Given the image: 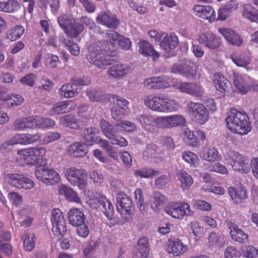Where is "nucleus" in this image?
Segmentation results:
<instances>
[{
	"label": "nucleus",
	"mask_w": 258,
	"mask_h": 258,
	"mask_svg": "<svg viewBox=\"0 0 258 258\" xmlns=\"http://www.w3.org/2000/svg\"><path fill=\"white\" fill-rule=\"evenodd\" d=\"M157 152V147L153 144H148L143 152L144 158H151L156 157Z\"/></svg>",
	"instance_id": "nucleus-62"
},
{
	"label": "nucleus",
	"mask_w": 258,
	"mask_h": 258,
	"mask_svg": "<svg viewBox=\"0 0 258 258\" xmlns=\"http://www.w3.org/2000/svg\"><path fill=\"white\" fill-rule=\"evenodd\" d=\"M188 248V245L179 239L169 240L165 245V249L174 256L182 255L187 251Z\"/></svg>",
	"instance_id": "nucleus-17"
},
{
	"label": "nucleus",
	"mask_w": 258,
	"mask_h": 258,
	"mask_svg": "<svg viewBox=\"0 0 258 258\" xmlns=\"http://www.w3.org/2000/svg\"><path fill=\"white\" fill-rule=\"evenodd\" d=\"M139 51L145 56H150L154 60L159 57V53L153 48V46L148 41L141 40L139 42Z\"/></svg>",
	"instance_id": "nucleus-35"
},
{
	"label": "nucleus",
	"mask_w": 258,
	"mask_h": 258,
	"mask_svg": "<svg viewBox=\"0 0 258 258\" xmlns=\"http://www.w3.org/2000/svg\"><path fill=\"white\" fill-rule=\"evenodd\" d=\"M136 120L142 128L151 133L155 132V128H172L183 126L186 122L185 118L181 114L154 116L148 111L140 112L136 115Z\"/></svg>",
	"instance_id": "nucleus-1"
},
{
	"label": "nucleus",
	"mask_w": 258,
	"mask_h": 258,
	"mask_svg": "<svg viewBox=\"0 0 258 258\" xmlns=\"http://www.w3.org/2000/svg\"><path fill=\"white\" fill-rule=\"evenodd\" d=\"M153 198L154 201L151 206V209L156 211L158 207L165 203L167 201V198L159 192H156L154 194Z\"/></svg>",
	"instance_id": "nucleus-57"
},
{
	"label": "nucleus",
	"mask_w": 258,
	"mask_h": 258,
	"mask_svg": "<svg viewBox=\"0 0 258 258\" xmlns=\"http://www.w3.org/2000/svg\"><path fill=\"white\" fill-rule=\"evenodd\" d=\"M113 126L119 132H133L136 130L135 123L127 120L115 124Z\"/></svg>",
	"instance_id": "nucleus-54"
},
{
	"label": "nucleus",
	"mask_w": 258,
	"mask_h": 258,
	"mask_svg": "<svg viewBox=\"0 0 258 258\" xmlns=\"http://www.w3.org/2000/svg\"><path fill=\"white\" fill-rule=\"evenodd\" d=\"M137 252L133 258H147L149 252V243L146 237L140 238L136 246Z\"/></svg>",
	"instance_id": "nucleus-34"
},
{
	"label": "nucleus",
	"mask_w": 258,
	"mask_h": 258,
	"mask_svg": "<svg viewBox=\"0 0 258 258\" xmlns=\"http://www.w3.org/2000/svg\"><path fill=\"white\" fill-rule=\"evenodd\" d=\"M36 79L37 77L35 74L29 73L23 77L20 80V82L23 85L32 87L34 86Z\"/></svg>",
	"instance_id": "nucleus-63"
},
{
	"label": "nucleus",
	"mask_w": 258,
	"mask_h": 258,
	"mask_svg": "<svg viewBox=\"0 0 258 258\" xmlns=\"http://www.w3.org/2000/svg\"><path fill=\"white\" fill-rule=\"evenodd\" d=\"M76 104L73 101H61L53 105L52 108L49 110V114L51 116L58 115L61 113H66L74 110Z\"/></svg>",
	"instance_id": "nucleus-19"
},
{
	"label": "nucleus",
	"mask_w": 258,
	"mask_h": 258,
	"mask_svg": "<svg viewBox=\"0 0 258 258\" xmlns=\"http://www.w3.org/2000/svg\"><path fill=\"white\" fill-rule=\"evenodd\" d=\"M88 203L92 208H100L108 219H112L114 212L113 206L105 196L102 195L94 196L90 199Z\"/></svg>",
	"instance_id": "nucleus-8"
},
{
	"label": "nucleus",
	"mask_w": 258,
	"mask_h": 258,
	"mask_svg": "<svg viewBox=\"0 0 258 258\" xmlns=\"http://www.w3.org/2000/svg\"><path fill=\"white\" fill-rule=\"evenodd\" d=\"M97 133V129L96 127H89L83 131L82 136L84 140L90 145L97 143L95 136Z\"/></svg>",
	"instance_id": "nucleus-51"
},
{
	"label": "nucleus",
	"mask_w": 258,
	"mask_h": 258,
	"mask_svg": "<svg viewBox=\"0 0 258 258\" xmlns=\"http://www.w3.org/2000/svg\"><path fill=\"white\" fill-rule=\"evenodd\" d=\"M172 79L167 76L146 78L143 82L144 87L149 90L166 88L171 85Z\"/></svg>",
	"instance_id": "nucleus-15"
},
{
	"label": "nucleus",
	"mask_w": 258,
	"mask_h": 258,
	"mask_svg": "<svg viewBox=\"0 0 258 258\" xmlns=\"http://www.w3.org/2000/svg\"><path fill=\"white\" fill-rule=\"evenodd\" d=\"M45 153V150L42 147L30 148L17 151L19 158L24 160L25 164L34 166L38 165L34 174L38 180L44 183L48 169L44 166L47 163L46 159L44 157Z\"/></svg>",
	"instance_id": "nucleus-2"
},
{
	"label": "nucleus",
	"mask_w": 258,
	"mask_h": 258,
	"mask_svg": "<svg viewBox=\"0 0 258 258\" xmlns=\"http://www.w3.org/2000/svg\"><path fill=\"white\" fill-rule=\"evenodd\" d=\"M171 72L188 79H191L196 76V67L193 63L189 61L185 63L174 64L171 68Z\"/></svg>",
	"instance_id": "nucleus-16"
},
{
	"label": "nucleus",
	"mask_w": 258,
	"mask_h": 258,
	"mask_svg": "<svg viewBox=\"0 0 258 258\" xmlns=\"http://www.w3.org/2000/svg\"><path fill=\"white\" fill-rule=\"evenodd\" d=\"M44 62L51 68H55L59 63V59L56 55L47 53L44 55Z\"/></svg>",
	"instance_id": "nucleus-60"
},
{
	"label": "nucleus",
	"mask_w": 258,
	"mask_h": 258,
	"mask_svg": "<svg viewBox=\"0 0 258 258\" xmlns=\"http://www.w3.org/2000/svg\"><path fill=\"white\" fill-rule=\"evenodd\" d=\"M227 164L231 166L233 170L241 174H247L250 171L249 158L234 151H229L224 155Z\"/></svg>",
	"instance_id": "nucleus-5"
},
{
	"label": "nucleus",
	"mask_w": 258,
	"mask_h": 258,
	"mask_svg": "<svg viewBox=\"0 0 258 258\" xmlns=\"http://www.w3.org/2000/svg\"><path fill=\"white\" fill-rule=\"evenodd\" d=\"M107 71V75L115 79H119L130 73V68L126 64L119 62H114Z\"/></svg>",
	"instance_id": "nucleus-20"
},
{
	"label": "nucleus",
	"mask_w": 258,
	"mask_h": 258,
	"mask_svg": "<svg viewBox=\"0 0 258 258\" xmlns=\"http://www.w3.org/2000/svg\"><path fill=\"white\" fill-rule=\"evenodd\" d=\"M100 125L103 134L111 141L112 144L120 147H125L128 145L127 141L124 138L117 136V135L119 132L113 127V125L109 124L105 120H102Z\"/></svg>",
	"instance_id": "nucleus-9"
},
{
	"label": "nucleus",
	"mask_w": 258,
	"mask_h": 258,
	"mask_svg": "<svg viewBox=\"0 0 258 258\" xmlns=\"http://www.w3.org/2000/svg\"><path fill=\"white\" fill-rule=\"evenodd\" d=\"M24 249L27 251H32L35 246L36 237L32 232H25L22 236Z\"/></svg>",
	"instance_id": "nucleus-46"
},
{
	"label": "nucleus",
	"mask_w": 258,
	"mask_h": 258,
	"mask_svg": "<svg viewBox=\"0 0 258 258\" xmlns=\"http://www.w3.org/2000/svg\"><path fill=\"white\" fill-rule=\"evenodd\" d=\"M230 58L237 67H243L247 71L251 70L252 68L251 58L246 53H233L231 54Z\"/></svg>",
	"instance_id": "nucleus-24"
},
{
	"label": "nucleus",
	"mask_w": 258,
	"mask_h": 258,
	"mask_svg": "<svg viewBox=\"0 0 258 258\" xmlns=\"http://www.w3.org/2000/svg\"><path fill=\"white\" fill-rule=\"evenodd\" d=\"M40 134H16L12 137L15 145H28L37 142L40 139Z\"/></svg>",
	"instance_id": "nucleus-29"
},
{
	"label": "nucleus",
	"mask_w": 258,
	"mask_h": 258,
	"mask_svg": "<svg viewBox=\"0 0 258 258\" xmlns=\"http://www.w3.org/2000/svg\"><path fill=\"white\" fill-rule=\"evenodd\" d=\"M34 128H50L55 124L54 120L50 118H42L38 116H34Z\"/></svg>",
	"instance_id": "nucleus-48"
},
{
	"label": "nucleus",
	"mask_w": 258,
	"mask_h": 258,
	"mask_svg": "<svg viewBox=\"0 0 258 258\" xmlns=\"http://www.w3.org/2000/svg\"><path fill=\"white\" fill-rule=\"evenodd\" d=\"M67 152L70 156L78 158L86 155L88 152V150L84 143L75 142L68 147Z\"/></svg>",
	"instance_id": "nucleus-32"
},
{
	"label": "nucleus",
	"mask_w": 258,
	"mask_h": 258,
	"mask_svg": "<svg viewBox=\"0 0 258 258\" xmlns=\"http://www.w3.org/2000/svg\"><path fill=\"white\" fill-rule=\"evenodd\" d=\"M248 80V78L246 76L237 75L234 77V85L243 94L247 93L250 89Z\"/></svg>",
	"instance_id": "nucleus-41"
},
{
	"label": "nucleus",
	"mask_w": 258,
	"mask_h": 258,
	"mask_svg": "<svg viewBox=\"0 0 258 258\" xmlns=\"http://www.w3.org/2000/svg\"><path fill=\"white\" fill-rule=\"evenodd\" d=\"M58 192L60 195L64 196L70 202L76 203H81V199L77 194L72 188L65 184H61L58 187Z\"/></svg>",
	"instance_id": "nucleus-36"
},
{
	"label": "nucleus",
	"mask_w": 258,
	"mask_h": 258,
	"mask_svg": "<svg viewBox=\"0 0 258 258\" xmlns=\"http://www.w3.org/2000/svg\"><path fill=\"white\" fill-rule=\"evenodd\" d=\"M5 180L12 186L25 189H30L34 186L30 178L16 173H9L5 175Z\"/></svg>",
	"instance_id": "nucleus-12"
},
{
	"label": "nucleus",
	"mask_w": 258,
	"mask_h": 258,
	"mask_svg": "<svg viewBox=\"0 0 258 258\" xmlns=\"http://www.w3.org/2000/svg\"><path fill=\"white\" fill-rule=\"evenodd\" d=\"M199 42L210 49L218 48L220 45V39L214 34L206 33L200 35Z\"/></svg>",
	"instance_id": "nucleus-28"
},
{
	"label": "nucleus",
	"mask_w": 258,
	"mask_h": 258,
	"mask_svg": "<svg viewBox=\"0 0 258 258\" xmlns=\"http://www.w3.org/2000/svg\"><path fill=\"white\" fill-rule=\"evenodd\" d=\"M57 22L64 32L69 34L70 29L74 26L75 20L66 15H62L57 18Z\"/></svg>",
	"instance_id": "nucleus-47"
},
{
	"label": "nucleus",
	"mask_w": 258,
	"mask_h": 258,
	"mask_svg": "<svg viewBox=\"0 0 258 258\" xmlns=\"http://www.w3.org/2000/svg\"><path fill=\"white\" fill-rule=\"evenodd\" d=\"M86 95L91 101H100L105 98L104 93L96 89H88L86 91Z\"/></svg>",
	"instance_id": "nucleus-56"
},
{
	"label": "nucleus",
	"mask_w": 258,
	"mask_h": 258,
	"mask_svg": "<svg viewBox=\"0 0 258 258\" xmlns=\"http://www.w3.org/2000/svg\"><path fill=\"white\" fill-rule=\"evenodd\" d=\"M117 210L121 215L130 212L132 202L131 199L125 193L118 192L116 196Z\"/></svg>",
	"instance_id": "nucleus-23"
},
{
	"label": "nucleus",
	"mask_w": 258,
	"mask_h": 258,
	"mask_svg": "<svg viewBox=\"0 0 258 258\" xmlns=\"http://www.w3.org/2000/svg\"><path fill=\"white\" fill-rule=\"evenodd\" d=\"M162 111L163 113H171L177 111L180 107L179 103L171 98H163Z\"/></svg>",
	"instance_id": "nucleus-42"
},
{
	"label": "nucleus",
	"mask_w": 258,
	"mask_h": 258,
	"mask_svg": "<svg viewBox=\"0 0 258 258\" xmlns=\"http://www.w3.org/2000/svg\"><path fill=\"white\" fill-rule=\"evenodd\" d=\"M96 22L106 28L115 30L120 25V20L117 15L109 10H103L100 12L96 18Z\"/></svg>",
	"instance_id": "nucleus-10"
},
{
	"label": "nucleus",
	"mask_w": 258,
	"mask_h": 258,
	"mask_svg": "<svg viewBox=\"0 0 258 258\" xmlns=\"http://www.w3.org/2000/svg\"><path fill=\"white\" fill-rule=\"evenodd\" d=\"M59 120L63 125L73 129L79 128L82 124L81 121L76 116L71 115L61 117Z\"/></svg>",
	"instance_id": "nucleus-44"
},
{
	"label": "nucleus",
	"mask_w": 258,
	"mask_h": 258,
	"mask_svg": "<svg viewBox=\"0 0 258 258\" xmlns=\"http://www.w3.org/2000/svg\"><path fill=\"white\" fill-rule=\"evenodd\" d=\"M228 192L231 199L236 203H238L243 199L244 191L243 189H236L233 187H230L228 188Z\"/></svg>",
	"instance_id": "nucleus-58"
},
{
	"label": "nucleus",
	"mask_w": 258,
	"mask_h": 258,
	"mask_svg": "<svg viewBox=\"0 0 258 258\" xmlns=\"http://www.w3.org/2000/svg\"><path fill=\"white\" fill-rule=\"evenodd\" d=\"M190 228L194 236L200 238L204 233V228L197 220L190 222Z\"/></svg>",
	"instance_id": "nucleus-59"
},
{
	"label": "nucleus",
	"mask_w": 258,
	"mask_h": 258,
	"mask_svg": "<svg viewBox=\"0 0 258 258\" xmlns=\"http://www.w3.org/2000/svg\"><path fill=\"white\" fill-rule=\"evenodd\" d=\"M158 173V171L152 168H142L135 171V175L137 178H151Z\"/></svg>",
	"instance_id": "nucleus-53"
},
{
	"label": "nucleus",
	"mask_w": 258,
	"mask_h": 258,
	"mask_svg": "<svg viewBox=\"0 0 258 258\" xmlns=\"http://www.w3.org/2000/svg\"><path fill=\"white\" fill-rule=\"evenodd\" d=\"M21 7V5L16 0L0 1V11L8 13H14Z\"/></svg>",
	"instance_id": "nucleus-43"
},
{
	"label": "nucleus",
	"mask_w": 258,
	"mask_h": 258,
	"mask_svg": "<svg viewBox=\"0 0 258 258\" xmlns=\"http://www.w3.org/2000/svg\"><path fill=\"white\" fill-rule=\"evenodd\" d=\"M194 14L199 17L207 19L212 23L216 19V13L213 8L209 6L196 5L194 7Z\"/></svg>",
	"instance_id": "nucleus-21"
},
{
	"label": "nucleus",
	"mask_w": 258,
	"mask_h": 258,
	"mask_svg": "<svg viewBox=\"0 0 258 258\" xmlns=\"http://www.w3.org/2000/svg\"><path fill=\"white\" fill-rule=\"evenodd\" d=\"M210 246L215 248H222L226 244V239L224 234L215 232H211L208 237Z\"/></svg>",
	"instance_id": "nucleus-39"
},
{
	"label": "nucleus",
	"mask_w": 258,
	"mask_h": 258,
	"mask_svg": "<svg viewBox=\"0 0 258 258\" xmlns=\"http://www.w3.org/2000/svg\"><path fill=\"white\" fill-rule=\"evenodd\" d=\"M225 122L228 129L232 133L245 135L251 131L248 115L245 112L235 108H231L227 112Z\"/></svg>",
	"instance_id": "nucleus-3"
},
{
	"label": "nucleus",
	"mask_w": 258,
	"mask_h": 258,
	"mask_svg": "<svg viewBox=\"0 0 258 258\" xmlns=\"http://www.w3.org/2000/svg\"><path fill=\"white\" fill-rule=\"evenodd\" d=\"M13 217L15 225L18 223L25 228L29 227L34 219L33 217L27 214V211L25 209L19 210L17 214L13 215Z\"/></svg>",
	"instance_id": "nucleus-33"
},
{
	"label": "nucleus",
	"mask_w": 258,
	"mask_h": 258,
	"mask_svg": "<svg viewBox=\"0 0 258 258\" xmlns=\"http://www.w3.org/2000/svg\"><path fill=\"white\" fill-rule=\"evenodd\" d=\"M60 137V135L58 133L49 132L44 136L42 142L43 144H47L55 141L59 139Z\"/></svg>",
	"instance_id": "nucleus-64"
},
{
	"label": "nucleus",
	"mask_w": 258,
	"mask_h": 258,
	"mask_svg": "<svg viewBox=\"0 0 258 258\" xmlns=\"http://www.w3.org/2000/svg\"><path fill=\"white\" fill-rule=\"evenodd\" d=\"M213 82L216 90L222 94L229 92L231 87L230 82L219 73L215 74Z\"/></svg>",
	"instance_id": "nucleus-31"
},
{
	"label": "nucleus",
	"mask_w": 258,
	"mask_h": 258,
	"mask_svg": "<svg viewBox=\"0 0 258 258\" xmlns=\"http://www.w3.org/2000/svg\"><path fill=\"white\" fill-rule=\"evenodd\" d=\"M51 222L52 231L54 235L62 236L67 232V228L62 212L58 209H54L51 211Z\"/></svg>",
	"instance_id": "nucleus-11"
},
{
	"label": "nucleus",
	"mask_w": 258,
	"mask_h": 258,
	"mask_svg": "<svg viewBox=\"0 0 258 258\" xmlns=\"http://www.w3.org/2000/svg\"><path fill=\"white\" fill-rule=\"evenodd\" d=\"M228 227L230 229L231 239L237 242L245 243L248 240V234L241 230L235 223L229 222Z\"/></svg>",
	"instance_id": "nucleus-26"
},
{
	"label": "nucleus",
	"mask_w": 258,
	"mask_h": 258,
	"mask_svg": "<svg viewBox=\"0 0 258 258\" xmlns=\"http://www.w3.org/2000/svg\"><path fill=\"white\" fill-rule=\"evenodd\" d=\"M182 158L185 162L194 166L197 162L198 156L194 153L187 151L182 152Z\"/></svg>",
	"instance_id": "nucleus-61"
},
{
	"label": "nucleus",
	"mask_w": 258,
	"mask_h": 258,
	"mask_svg": "<svg viewBox=\"0 0 258 258\" xmlns=\"http://www.w3.org/2000/svg\"><path fill=\"white\" fill-rule=\"evenodd\" d=\"M218 32L221 34L225 39L231 45L240 46L243 40L241 36L233 30L228 28H219Z\"/></svg>",
	"instance_id": "nucleus-18"
},
{
	"label": "nucleus",
	"mask_w": 258,
	"mask_h": 258,
	"mask_svg": "<svg viewBox=\"0 0 258 258\" xmlns=\"http://www.w3.org/2000/svg\"><path fill=\"white\" fill-rule=\"evenodd\" d=\"M64 177L73 186L84 189L87 184L86 173L85 170L72 167L65 169Z\"/></svg>",
	"instance_id": "nucleus-6"
},
{
	"label": "nucleus",
	"mask_w": 258,
	"mask_h": 258,
	"mask_svg": "<svg viewBox=\"0 0 258 258\" xmlns=\"http://www.w3.org/2000/svg\"><path fill=\"white\" fill-rule=\"evenodd\" d=\"M161 48L166 52L174 49L178 44V37L174 34H170L169 36L165 33L160 34Z\"/></svg>",
	"instance_id": "nucleus-22"
},
{
	"label": "nucleus",
	"mask_w": 258,
	"mask_h": 258,
	"mask_svg": "<svg viewBox=\"0 0 258 258\" xmlns=\"http://www.w3.org/2000/svg\"><path fill=\"white\" fill-rule=\"evenodd\" d=\"M61 178L59 174L54 169H48L46 178L44 179V183L49 185H54L60 181Z\"/></svg>",
	"instance_id": "nucleus-52"
},
{
	"label": "nucleus",
	"mask_w": 258,
	"mask_h": 258,
	"mask_svg": "<svg viewBox=\"0 0 258 258\" xmlns=\"http://www.w3.org/2000/svg\"><path fill=\"white\" fill-rule=\"evenodd\" d=\"M101 42L91 45L89 48V52L87 56L88 61L95 67L104 69L107 66L112 64L111 56L107 55L106 51L110 48H101Z\"/></svg>",
	"instance_id": "nucleus-4"
},
{
	"label": "nucleus",
	"mask_w": 258,
	"mask_h": 258,
	"mask_svg": "<svg viewBox=\"0 0 258 258\" xmlns=\"http://www.w3.org/2000/svg\"><path fill=\"white\" fill-rule=\"evenodd\" d=\"M177 176L180 182V186L183 190L188 189L193 184L194 180L192 177L185 171L183 170L178 171Z\"/></svg>",
	"instance_id": "nucleus-45"
},
{
	"label": "nucleus",
	"mask_w": 258,
	"mask_h": 258,
	"mask_svg": "<svg viewBox=\"0 0 258 258\" xmlns=\"http://www.w3.org/2000/svg\"><path fill=\"white\" fill-rule=\"evenodd\" d=\"M70 223L74 226H79L85 221L84 215L82 211L77 208L71 209L68 212Z\"/></svg>",
	"instance_id": "nucleus-37"
},
{
	"label": "nucleus",
	"mask_w": 258,
	"mask_h": 258,
	"mask_svg": "<svg viewBox=\"0 0 258 258\" xmlns=\"http://www.w3.org/2000/svg\"><path fill=\"white\" fill-rule=\"evenodd\" d=\"M34 119V116L17 119L14 122L13 128L16 131H22L26 128H33Z\"/></svg>",
	"instance_id": "nucleus-38"
},
{
	"label": "nucleus",
	"mask_w": 258,
	"mask_h": 258,
	"mask_svg": "<svg viewBox=\"0 0 258 258\" xmlns=\"http://www.w3.org/2000/svg\"><path fill=\"white\" fill-rule=\"evenodd\" d=\"M189 205L186 202H173L165 209V212L172 217L182 219L190 212Z\"/></svg>",
	"instance_id": "nucleus-14"
},
{
	"label": "nucleus",
	"mask_w": 258,
	"mask_h": 258,
	"mask_svg": "<svg viewBox=\"0 0 258 258\" xmlns=\"http://www.w3.org/2000/svg\"><path fill=\"white\" fill-rule=\"evenodd\" d=\"M199 154L202 159L209 162L218 161L221 157L217 149L211 146L202 148Z\"/></svg>",
	"instance_id": "nucleus-27"
},
{
	"label": "nucleus",
	"mask_w": 258,
	"mask_h": 258,
	"mask_svg": "<svg viewBox=\"0 0 258 258\" xmlns=\"http://www.w3.org/2000/svg\"><path fill=\"white\" fill-rule=\"evenodd\" d=\"M172 85L180 92L196 97L201 98L204 94V88L198 83L176 82H173Z\"/></svg>",
	"instance_id": "nucleus-13"
},
{
	"label": "nucleus",
	"mask_w": 258,
	"mask_h": 258,
	"mask_svg": "<svg viewBox=\"0 0 258 258\" xmlns=\"http://www.w3.org/2000/svg\"><path fill=\"white\" fill-rule=\"evenodd\" d=\"M24 32L25 29L23 26L17 25L9 31L7 35L8 38L12 41H15L19 39L24 34Z\"/></svg>",
	"instance_id": "nucleus-55"
},
{
	"label": "nucleus",
	"mask_w": 258,
	"mask_h": 258,
	"mask_svg": "<svg viewBox=\"0 0 258 258\" xmlns=\"http://www.w3.org/2000/svg\"><path fill=\"white\" fill-rule=\"evenodd\" d=\"M107 35L109 42L114 45L118 44L124 50H128L131 47V40L127 38H124L116 32L110 31L107 33Z\"/></svg>",
	"instance_id": "nucleus-25"
},
{
	"label": "nucleus",
	"mask_w": 258,
	"mask_h": 258,
	"mask_svg": "<svg viewBox=\"0 0 258 258\" xmlns=\"http://www.w3.org/2000/svg\"><path fill=\"white\" fill-rule=\"evenodd\" d=\"M183 136L184 140L190 146L199 148L201 145V143L198 139L197 136L188 128H186L184 130Z\"/></svg>",
	"instance_id": "nucleus-50"
},
{
	"label": "nucleus",
	"mask_w": 258,
	"mask_h": 258,
	"mask_svg": "<svg viewBox=\"0 0 258 258\" xmlns=\"http://www.w3.org/2000/svg\"><path fill=\"white\" fill-rule=\"evenodd\" d=\"M187 111L199 124H204L209 119V111L203 104L190 101L187 105Z\"/></svg>",
	"instance_id": "nucleus-7"
},
{
	"label": "nucleus",
	"mask_w": 258,
	"mask_h": 258,
	"mask_svg": "<svg viewBox=\"0 0 258 258\" xmlns=\"http://www.w3.org/2000/svg\"><path fill=\"white\" fill-rule=\"evenodd\" d=\"M144 104L149 109L161 112L163 98L154 95H146L144 97Z\"/></svg>",
	"instance_id": "nucleus-30"
},
{
	"label": "nucleus",
	"mask_w": 258,
	"mask_h": 258,
	"mask_svg": "<svg viewBox=\"0 0 258 258\" xmlns=\"http://www.w3.org/2000/svg\"><path fill=\"white\" fill-rule=\"evenodd\" d=\"M242 15L243 18L252 22L258 23V10L250 4H244L242 7Z\"/></svg>",
	"instance_id": "nucleus-40"
},
{
	"label": "nucleus",
	"mask_w": 258,
	"mask_h": 258,
	"mask_svg": "<svg viewBox=\"0 0 258 258\" xmlns=\"http://www.w3.org/2000/svg\"><path fill=\"white\" fill-rule=\"evenodd\" d=\"M58 93L61 98H73L78 94L77 89L74 88L71 83L62 85L59 89Z\"/></svg>",
	"instance_id": "nucleus-49"
}]
</instances>
